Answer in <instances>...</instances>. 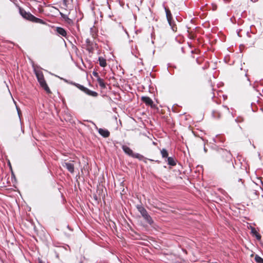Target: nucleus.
<instances>
[{
	"label": "nucleus",
	"instance_id": "nucleus-1",
	"mask_svg": "<svg viewBox=\"0 0 263 263\" xmlns=\"http://www.w3.org/2000/svg\"><path fill=\"white\" fill-rule=\"evenodd\" d=\"M34 72L36 75V77L37 79L39 82L40 83L41 86L45 89V90L48 92L50 93V91L49 88L48 87L44 78L43 74L42 72L40 70H37L35 69Z\"/></svg>",
	"mask_w": 263,
	"mask_h": 263
},
{
	"label": "nucleus",
	"instance_id": "nucleus-2",
	"mask_svg": "<svg viewBox=\"0 0 263 263\" xmlns=\"http://www.w3.org/2000/svg\"><path fill=\"white\" fill-rule=\"evenodd\" d=\"M20 13L21 15L25 19L30 21L33 22L44 24L43 20L40 18H37L32 15L31 13L29 12H27L24 10L22 9H20Z\"/></svg>",
	"mask_w": 263,
	"mask_h": 263
},
{
	"label": "nucleus",
	"instance_id": "nucleus-3",
	"mask_svg": "<svg viewBox=\"0 0 263 263\" xmlns=\"http://www.w3.org/2000/svg\"><path fill=\"white\" fill-rule=\"evenodd\" d=\"M137 208L138 211L140 213L144 219L149 224L153 223V220L151 216L148 214L146 210L142 206L138 205Z\"/></svg>",
	"mask_w": 263,
	"mask_h": 263
},
{
	"label": "nucleus",
	"instance_id": "nucleus-4",
	"mask_svg": "<svg viewBox=\"0 0 263 263\" xmlns=\"http://www.w3.org/2000/svg\"><path fill=\"white\" fill-rule=\"evenodd\" d=\"M72 84L74 86H76L77 88H78L81 90L83 91V92H84L85 93H86L87 95H88L89 96L94 97H96L98 96L97 92L92 91V90H90L89 89H88L87 88L83 86V85H81L79 84L75 83H73Z\"/></svg>",
	"mask_w": 263,
	"mask_h": 263
},
{
	"label": "nucleus",
	"instance_id": "nucleus-5",
	"mask_svg": "<svg viewBox=\"0 0 263 263\" xmlns=\"http://www.w3.org/2000/svg\"><path fill=\"white\" fill-rule=\"evenodd\" d=\"M164 9H165V11L166 13V18H167V21H168L170 25L172 27V29L173 30H175L174 27L172 23V16L171 12L170 10L166 8L165 7H164Z\"/></svg>",
	"mask_w": 263,
	"mask_h": 263
},
{
	"label": "nucleus",
	"instance_id": "nucleus-6",
	"mask_svg": "<svg viewBox=\"0 0 263 263\" xmlns=\"http://www.w3.org/2000/svg\"><path fill=\"white\" fill-rule=\"evenodd\" d=\"M55 31L58 35H61L63 37H66L67 36V32L63 28L57 27L55 28Z\"/></svg>",
	"mask_w": 263,
	"mask_h": 263
},
{
	"label": "nucleus",
	"instance_id": "nucleus-7",
	"mask_svg": "<svg viewBox=\"0 0 263 263\" xmlns=\"http://www.w3.org/2000/svg\"><path fill=\"white\" fill-rule=\"evenodd\" d=\"M62 166L63 167L66 168L70 173H73L74 165L73 164L69 162H64L62 163Z\"/></svg>",
	"mask_w": 263,
	"mask_h": 263
},
{
	"label": "nucleus",
	"instance_id": "nucleus-8",
	"mask_svg": "<svg viewBox=\"0 0 263 263\" xmlns=\"http://www.w3.org/2000/svg\"><path fill=\"white\" fill-rule=\"evenodd\" d=\"M98 132L101 136L105 138L108 137L110 134L108 130L104 128L98 129Z\"/></svg>",
	"mask_w": 263,
	"mask_h": 263
},
{
	"label": "nucleus",
	"instance_id": "nucleus-9",
	"mask_svg": "<svg viewBox=\"0 0 263 263\" xmlns=\"http://www.w3.org/2000/svg\"><path fill=\"white\" fill-rule=\"evenodd\" d=\"M142 100L146 105H149L151 106H153V102L150 98H149L148 97H142Z\"/></svg>",
	"mask_w": 263,
	"mask_h": 263
},
{
	"label": "nucleus",
	"instance_id": "nucleus-10",
	"mask_svg": "<svg viewBox=\"0 0 263 263\" xmlns=\"http://www.w3.org/2000/svg\"><path fill=\"white\" fill-rule=\"evenodd\" d=\"M122 149L126 154L129 156H132L133 152V151L129 147L126 145H123Z\"/></svg>",
	"mask_w": 263,
	"mask_h": 263
},
{
	"label": "nucleus",
	"instance_id": "nucleus-11",
	"mask_svg": "<svg viewBox=\"0 0 263 263\" xmlns=\"http://www.w3.org/2000/svg\"><path fill=\"white\" fill-rule=\"evenodd\" d=\"M99 64L101 67H105L106 65V62L105 59L102 57L99 58Z\"/></svg>",
	"mask_w": 263,
	"mask_h": 263
},
{
	"label": "nucleus",
	"instance_id": "nucleus-12",
	"mask_svg": "<svg viewBox=\"0 0 263 263\" xmlns=\"http://www.w3.org/2000/svg\"><path fill=\"white\" fill-rule=\"evenodd\" d=\"M97 81H98L100 86L101 88H104L105 87V84L103 79H102L98 77V79H97Z\"/></svg>",
	"mask_w": 263,
	"mask_h": 263
},
{
	"label": "nucleus",
	"instance_id": "nucleus-13",
	"mask_svg": "<svg viewBox=\"0 0 263 263\" xmlns=\"http://www.w3.org/2000/svg\"><path fill=\"white\" fill-rule=\"evenodd\" d=\"M167 162L168 164L171 166H174L176 165V162L172 157H168L167 158Z\"/></svg>",
	"mask_w": 263,
	"mask_h": 263
},
{
	"label": "nucleus",
	"instance_id": "nucleus-14",
	"mask_svg": "<svg viewBox=\"0 0 263 263\" xmlns=\"http://www.w3.org/2000/svg\"><path fill=\"white\" fill-rule=\"evenodd\" d=\"M254 259L257 263H263V259L258 255L255 256Z\"/></svg>",
	"mask_w": 263,
	"mask_h": 263
},
{
	"label": "nucleus",
	"instance_id": "nucleus-15",
	"mask_svg": "<svg viewBox=\"0 0 263 263\" xmlns=\"http://www.w3.org/2000/svg\"><path fill=\"white\" fill-rule=\"evenodd\" d=\"M161 154L163 158H167L168 156V153L165 149H162L161 151Z\"/></svg>",
	"mask_w": 263,
	"mask_h": 263
},
{
	"label": "nucleus",
	"instance_id": "nucleus-16",
	"mask_svg": "<svg viewBox=\"0 0 263 263\" xmlns=\"http://www.w3.org/2000/svg\"><path fill=\"white\" fill-rule=\"evenodd\" d=\"M132 156L133 157L138 158V159H139L140 160H141L143 158V156L142 155H140L139 154H138V153H137V154H134L133 153Z\"/></svg>",
	"mask_w": 263,
	"mask_h": 263
},
{
	"label": "nucleus",
	"instance_id": "nucleus-17",
	"mask_svg": "<svg viewBox=\"0 0 263 263\" xmlns=\"http://www.w3.org/2000/svg\"><path fill=\"white\" fill-rule=\"evenodd\" d=\"M64 5L67 6L70 0H63Z\"/></svg>",
	"mask_w": 263,
	"mask_h": 263
},
{
	"label": "nucleus",
	"instance_id": "nucleus-18",
	"mask_svg": "<svg viewBox=\"0 0 263 263\" xmlns=\"http://www.w3.org/2000/svg\"><path fill=\"white\" fill-rule=\"evenodd\" d=\"M93 75H94L95 77H98V73H97V72H93Z\"/></svg>",
	"mask_w": 263,
	"mask_h": 263
},
{
	"label": "nucleus",
	"instance_id": "nucleus-19",
	"mask_svg": "<svg viewBox=\"0 0 263 263\" xmlns=\"http://www.w3.org/2000/svg\"><path fill=\"white\" fill-rule=\"evenodd\" d=\"M16 109H17V112H18V115L20 116V109L16 106Z\"/></svg>",
	"mask_w": 263,
	"mask_h": 263
},
{
	"label": "nucleus",
	"instance_id": "nucleus-20",
	"mask_svg": "<svg viewBox=\"0 0 263 263\" xmlns=\"http://www.w3.org/2000/svg\"><path fill=\"white\" fill-rule=\"evenodd\" d=\"M256 237H257V239H258L260 238V236L259 235H256Z\"/></svg>",
	"mask_w": 263,
	"mask_h": 263
},
{
	"label": "nucleus",
	"instance_id": "nucleus-21",
	"mask_svg": "<svg viewBox=\"0 0 263 263\" xmlns=\"http://www.w3.org/2000/svg\"><path fill=\"white\" fill-rule=\"evenodd\" d=\"M251 1L252 2H256V1H257V0H251Z\"/></svg>",
	"mask_w": 263,
	"mask_h": 263
},
{
	"label": "nucleus",
	"instance_id": "nucleus-22",
	"mask_svg": "<svg viewBox=\"0 0 263 263\" xmlns=\"http://www.w3.org/2000/svg\"><path fill=\"white\" fill-rule=\"evenodd\" d=\"M204 150L205 152H206V149H205V148H204Z\"/></svg>",
	"mask_w": 263,
	"mask_h": 263
}]
</instances>
